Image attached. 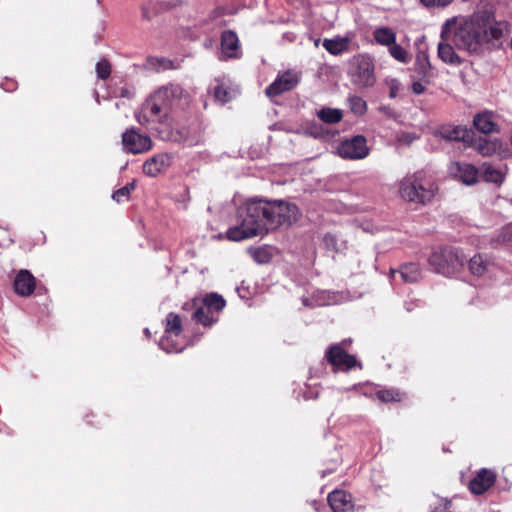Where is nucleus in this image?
Listing matches in <instances>:
<instances>
[{
	"label": "nucleus",
	"mask_w": 512,
	"mask_h": 512,
	"mask_svg": "<svg viewBox=\"0 0 512 512\" xmlns=\"http://www.w3.org/2000/svg\"><path fill=\"white\" fill-rule=\"evenodd\" d=\"M300 217L295 204L263 199L248 200L238 210V224L227 230L229 240L241 241L267 234L270 229L291 226Z\"/></svg>",
	"instance_id": "f257e3e1"
},
{
	"label": "nucleus",
	"mask_w": 512,
	"mask_h": 512,
	"mask_svg": "<svg viewBox=\"0 0 512 512\" xmlns=\"http://www.w3.org/2000/svg\"><path fill=\"white\" fill-rule=\"evenodd\" d=\"M493 14L488 10H477L453 28L443 30L441 38L450 40L456 48L469 54L480 55L491 41L503 35V24L493 23Z\"/></svg>",
	"instance_id": "f03ea898"
},
{
	"label": "nucleus",
	"mask_w": 512,
	"mask_h": 512,
	"mask_svg": "<svg viewBox=\"0 0 512 512\" xmlns=\"http://www.w3.org/2000/svg\"><path fill=\"white\" fill-rule=\"evenodd\" d=\"M399 192L406 201L425 205L434 198L437 186L424 171H417L401 180Z\"/></svg>",
	"instance_id": "7ed1b4c3"
},
{
	"label": "nucleus",
	"mask_w": 512,
	"mask_h": 512,
	"mask_svg": "<svg viewBox=\"0 0 512 512\" xmlns=\"http://www.w3.org/2000/svg\"><path fill=\"white\" fill-rule=\"evenodd\" d=\"M226 305L225 299L217 293H209L203 299H193L183 305V310L194 309L192 319L197 323L211 327L218 321L219 313Z\"/></svg>",
	"instance_id": "20e7f679"
},
{
	"label": "nucleus",
	"mask_w": 512,
	"mask_h": 512,
	"mask_svg": "<svg viewBox=\"0 0 512 512\" xmlns=\"http://www.w3.org/2000/svg\"><path fill=\"white\" fill-rule=\"evenodd\" d=\"M465 255L456 248L446 247L435 251L429 257V264L437 273L451 275L464 267Z\"/></svg>",
	"instance_id": "39448f33"
},
{
	"label": "nucleus",
	"mask_w": 512,
	"mask_h": 512,
	"mask_svg": "<svg viewBox=\"0 0 512 512\" xmlns=\"http://www.w3.org/2000/svg\"><path fill=\"white\" fill-rule=\"evenodd\" d=\"M374 69V62L369 55H355L350 60L349 76L352 83L360 88L373 86L376 82Z\"/></svg>",
	"instance_id": "423d86ee"
},
{
	"label": "nucleus",
	"mask_w": 512,
	"mask_h": 512,
	"mask_svg": "<svg viewBox=\"0 0 512 512\" xmlns=\"http://www.w3.org/2000/svg\"><path fill=\"white\" fill-rule=\"evenodd\" d=\"M169 111L164 108L163 102L157 99V94H152L136 112V118L141 125L149 123H162L167 118Z\"/></svg>",
	"instance_id": "0eeeda50"
},
{
	"label": "nucleus",
	"mask_w": 512,
	"mask_h": 512,
	"mask_svg": "<svg viewBox=\"0 0 512 512\" xmlns=\"http://www.w3.org/2000/svg\"><path fill=\"white\" fill-rule=\"evenodd\" d=\"M157 99L163 102L164 108L169 112L175 108H181L188 102V94L178 84L170 83L159 88L156 92Z\"/></svg>",
	"instance_id": "6e6552de"
},
{
	"label": "nucleus",
	"mask_w": 512,
	"mask_h": 512,
	"mask_svg": "<svg viewBox=\"0 0 512 512\" xmlns=\"http://www.w3.org/2000/svg\"><path fill=\"white\" fill-rule=\"evenodd\" d=\"M337 154L344 159L357 160L368 156L369 149L365 137L357 135L342 141L337 146Z\"/></svg>",
	"instance_id": "1a4fd4ad"
},
{
	"label": "nucleus",
	"mask_w": 512,
	"mask_h": 512,
	"mask_svg": "<svg viewBox=\"0 0 512 512\" xmlns=\"http://www.w3.org/2000/svg\"><path fill=\"white\" fill-rule=\"evenodd\" d=\"M122 145L123 150L127 153L141 154L151 149L152 141L150 137L142 135L136 129L131 128L122 134Z\"/></svg>",
	"instance_id": "9d476101"
},
{
	"label": "nucleus",
	"mask_w": 512,
	"mask_h": 512,
	"mask_svg": "<svg viewBox=\"0 0 512 512\" xmlns=\"http://www.w3.org/2000/svg\"><path fill=\"white\" fill-rule=\"evenodd\" d=\"M299 75L291 70L279 74L277 78L266 88V95L269 97L278 96L290 91L299 83Z\"/></svg>",
	"instance_id": "9b49d317"
},
{
	"label": "nucleus",
	"mask_w": 512,
	"mask_h": 512,
	"mask_svg": "<svg viewBox=\"0 0 512 512\" xmlns=\"http://www.w3.org/2000/svg\"><path fill=\"white\" fill-rule=\"evenodd\" d=\"M325 358L329 364L343 370H350L357 365L355 356L348 354L339 344L331 345Z\"/></svg>",
	"instance_id": "f8f14e48"
},
{
	"label": "nucleus",
	"mask_w": 512,
	"mask_h": 512,
	"mask_svg": "<svg viewBox=\"0 0 512 512\" xmlns=\"http://www.w3.org/2000/svg\"><path fill=\"white\" fill-rule=\"evenodd\" d=\"M496 481V474L490 469H480L475 477L468 484V488L472 494L482 495L490 489Z\"/></svg>",
	"instance_id": "ddd939ff"
},
{
	"label": "nucleus",
	"mask_w": 512,
	"mask_h": 512,
	"mask_svg": "<svg viewBox=\"0 0 512 512\" xmlns=\"http://www.w3.org/2000/svg\"><path fill=\"white\" fill-rule=\"evenodd\" d=\"M14 290L20 296H30L36 287V279L32 273L26 269H21L14 279Z\"/></svg>",
	"instance_id": "4468645a"
},
{
	"label": "nucleus",
	"mask_w": 512,
	"mask_h": 512,
	"mask_svg": "<svg viewBox=\"0 0 512 512\" xmlns=\"http://www.w3.org/2000/svg\"><path fill=\"white\" fill-rule=\"evenodd\" d=\"M450 169L465 185H474L478 181L479 170L473 164L455 162Z\"/></svg>",
	"instance_id": "2eb2a0df"
},
{
	"label": "nucleus",
	"mask_w": 512,
	"mask_h": 512,
	"mask_svg": "<svg viewBox=\"0 0 512 512\" xmlns=\"http://www.w3.org/2000/svg\"><path fill=\"white\" fill-rule=\"evenodd\" d=\"M328 503L332 512H352V497L345 491L335 490L328 495Z\"/></svg>",
	"instance_id": "dca6fc26"
},
{
	"label": "nucleus",
	"mask_w": 512,
	"mask_h": 512,
	"mask_svg": "<svg viewBox=\"0 0 512 512\" xmlns=\"http://www.w3.org/2000/svg\"><path fill=\"white\" fill-rule=\"evenodd\" d=\"M171 164V158L167 154H158L148 159L143 164V172L151 177H155L165 171Z\"/></svg>",
	"instance_id": "f3484780"
},
{
	"label": "nucleus",
	"mask_w": 512,
	"mask_h": 512,
	"mask_svg": "<svg viewBox=\"0 0 512 512\" xmlns=\"http://www.w3.org/2000/svg\"><path fill=\"white\" fill-rule=\"evenodd\" d=\"M493 265V261L488 255L478 253L468 261V268L471 274L477 277L484 276Z\"/></svg>",
	"instance_id": "a211bd4d"
},
{
	"label": "nucleus",
	"mask_w": 512,
	"mask_h": 512,
	"mask_svg": "<svg viewBox=\"0 0 512 512\" xmlns=\"http://www.w3.org/2000/svg\"><path fill=\"white\" fill-rule=\"evenodd\" d=\"M222 53L228 58L237 56L239 49V39L234 31L226 30L221 35Z\"/></svg>",
	"instance_id": "6ab92c4d"
},
{
	"label": "nucleus",
	"mask_w": 512,
	"mask_h": 512,
	"mask_svg": "<svg viewBox=\"0 0 512 512\" xmlns=\"http://www.w3.org/2000/svg\"><path fill=\"white\" fill-rule=\"evenodd\" d=\"M447 40L442 38V41L438 44V56L446 64L450 65H461L462 59L455 52L454 47L446 42Z\"/></svg>",
	"instance_id": "aec40b11"
},
{
	"label": "nucleus",
	"mask_w": 512,
	"mask_h": 512,
	"mask_svg": "<svg viewBox=\"0 0 512 512\" xmlns=\"http://www.w3.org/2000/svg\"><path fill=\"white\" fill-rule=\"evenodd\" d=\"M350 39L348 37H336L324 39L323 47L332 55H340L349 49Z\"/></svg>",
	"instance_id": "412c9836"
},
{
	"label": "nucleus",
	"mask_w": 512,
	"mask_h": 512,
	"mask_svg": "<svg viewBox=\"0 0 512 512\" xmlns=\"http://www.w3.org/2000/svg\"><path fill=\"white\" fill-rule=\"evenodd\" d=\"M373 38L377 44L390 47L392 44H395L396 33L389 27H377L373 31Z\"/></svg>",
	"instance_id": "4be33fe9"
},
{
	"label": "nucleus",
	"mask_w": 512,
	"mask_h": 512,
	"mask_svg": "<svg viewBox=\"0 0 512 512\" xmlns=\"http://www.w3.org/2000/svg\"><path fill=\"white\" fill-rule=\"evenodd\" d=\"M473 122L477 130L484 134H489L496 130V124L493 122L490 113L477 114Z\"/></svg>",
	"instance_id": "5701e85b"
},
{
	"label": "nucleus",
	"mask_w": 512,
	"mask_h": 512,
	"mask_svg": "<svg viewBox=\"0 0 512 512\" xmlns=\"http://www.w3.org/2000/svg\"><path fill=\"white\" fill-rule=\"evenodd\" d=\"M404 282L415 283L421 278V271L417 264L409 263L401 266L398 271Z\"/></svg>",
	"instance_id": "b1692460"
},
{
	"label": "nucleus",
	"mask_w": 512,
	"mask_h": 512,
	"mask_svg": "<svg viewBox=\"0 0 512 512\" xmlns=\"http://www.w3.org/2000/svg\"><path fill=\"white\" fill-rule=\"evenodd\" d=\"M480 169L482 177L486 182H491L495 184H501L503 182V173L500 170L494 168L491 164L483 163Z\"/></svg>",
	"instance_id": "393cba45"
},
{
	"label": "nucleus",
	"mask_w": 512,
	"mask_h": 512,
	"mask_svg": "<svg viewBox=\"0 0 512 512\" xmlns=\"http://www.w3.org/2000/svg\"><path fill=\"white\" fill-rule=\"evenodd\" d=\"M182 331L183 327L181 317L174 312H170L166 316L165 333L169 335L179 336L182 333Z\"/></svg>",
	"instance_id": "a878e982"
},
{
	"label": "nucleus",
	"mask_w": 512,
	"mask_h": 512,
	"mask_svg": "<svg viewBox=\"0 0 512 512\" xmlns=\"http://www.w3.org/2000/svg\"><path fill=\"white\" fill-rule=\"evenodd\" d=\"M318 118L328 124H335L342 120L343 113L337 108H322L317 111Z\"/></svg>",
	"instance_id": "bb28decb"
},
{
	"label": "nucleus",
	"mask_w": 512,
	"mask_h": 512,
	"mask_svg": "<svg viewBox=\"0 0 512 512\" xmlns=\"http://www.w3.org/2000/svg\"><path fill=\"white\" fill-rule=\"evenodd\" d=\"M474 148L483 156H491L497 152L499 146L496 141L480 138L474 143Z\"/></svg>",
	"instance_id": "cd10ccee"
},
{
	"label": "nucleus",
	"mask_w": 512,
	"mask_h": 512,
	"mask_svg": "<svg viewBox=\"0 0 512 512\" xmlns=\"http://www.w3.org/2000/svg\"><path fill=\"white\" fill-rule=\"evenodd\" d=\"M147 63L151 68H154L157 71L172 70L177 68L174 61L165 57H149L147 59Z\"/></svg>",
	"instance_id": "c85d7f7f"
},
{
	"label": "nucleus",
	"mask_w": 512,
	"mask_h": 512,
	"mask_svg": "<svg viewBox=\"0 0 512 512\" xmlns=\"http://www.w3.org/2000/svg\"><path fill=\"white\" fill-rule=\"evenodd\" d=\"M415 66L419 74L427 76L431 70V64L429 61L428 54L424 51H420L416 55Z\"/></svg>",
	"instance_id": "c756f323"
},
{
	"label": "nucleus",
	"mask_w": 512,
	"mask_h": 512,
	"mask_svg": "<svg viewBox=\"0 0 512 512\" xmlns=\"http://www.w3.org/2000/svg\"><path fill=\"white\" fill-rule=\"evenodd\" d=\"M376 397L384 403L399 402L402 400V393L396 389H384L375 393Z\"/></svg>",
	"instance_id": "7c9ffc66"
},
{
	"label": "nucleus",
	"mask_w": 512,
	"mask_h": 512,
	"mask_svg": "<svg viewBox=\"0 0 512 512\" xmlns=\"http://www.w3.org/2000/svg\"><path fill=\"white\" fill-rule=\"evenodd\" d=\"M440 135L442 136V138L446 140L460 141L463 140L465 137V130L460 126L453 128H444L443 130L440 131Z\"/></svg>",
	"instance_id": "2f4dec72"
},
{
	"label": "nucleus",
	"mask_w": 512,
	"mask_h": 512,
	"mask_svg": "<svg viewBox=\"0 0 512 512\" xmlns=\"http://www.w3.org/2000/svg\"><path fill=\"white\" fill-rule=\"evenodd\" d=\"M134 189H135V183L134 182L128 183L125 186L121 187L120 189L116 190L113 193L112 198H113V200H115L118 203L128 201L130 198V194Z\"/></svg>",
	"instance_id": "473e14b6"
},
{
	"label": "nucleus",
	"mask_w": 512,
	"mask_h": 512,
	"mask_svg": "<svg viewBox=\"0 0 512 512\" xmlns=\"http://www.w3.org/2000/svg\"><path fill=\"white\" fill-rule=\"evenodd\" d=\"M389 53L395 60L401 63H408L410 59L406 49H404L401 45L397 44L396 42L395 44H392L389 47Z\"/></svg>",
	"instance_id": "72a5a7b5"
},
{
	"label": "nucleus",
	"mask_w": 512,
	"mask_h": 512,
	"mask_svg": "<svg viewBox=\"0 0 512 512\" xmlns=\"http://www.w3.org/2000/svg\"><path fill=\"white\" fill-rule=\"evenodd\" d=\"M348 103L351 111L354 114L363 115L366 112L367 104L361 97L350 96L348 98Z\"/></svg>",
	"instance_id": "f704fd0d"
},
{
	"label": "nucleus",
	"mask_w": 512,
	"mask_h": 512,
	"mask_svg": "<svg viewBox=\"0 0 512 512\" xmlns=\"http://www.w3.org/2000/svg\"><path fill=\"white\" fill-rule=\"evenodd\" d=\"M214 98L221 104H225L232 99V92L222 84H218L214 87Z\"/></svg>",
	"instance_id": "c9c22d12"
},
{
	"label": "nucleus",
	"mask_w": 512,
	"mask_h": 512,
	"mask_svg": "<svg viewBox=\"0 0 512 512\" xmlns=\"http://www.w3.org/2000/svg\"><path fill=\"white\" fill-rule=\"evenodd\" d=\"M96 73L98 78L107 79L111 74V65L108 60L103 59L96 64Z\"/></svg>",
	"instance_id": "e433bc0d"
},
{
	"label": "nucleus",
	"mask_w": 512,
	"mask_h": 512,
	"mask_svg": "<svg viewBox=\"0 0 512 512\" xmlns=\"http://www.w3.org/2000/svg\"><path fill=\"white\" fill-rule=\"evenodd\" d=\"M497 241L503 244L512 243V224L506 225L499 231Z\"/></svg>",
	"instance_id": "4c0bfd02"
},
{
	"label": "nucleus",
	"mask_w": 512,
	"mask_h": 512,
	"mask_svg": "<svg viewBox=\"0 0 512 512\" xmlns=\"http://www.w3.org/2000/svg\"><path fill=\"white\" fill-rule=\"evenodd\" d=\"M160 346L163 350H165L168 353L171 352H181L183 350L182 346L175 345L170 342L169 336H164L160 341Z\"/></svg>",
	"instance_id": "58836bf2"
},
{
	"label": "nucleus",
	"mask_w": 512,
	"mask_h": 512,
	"mask_svg": "<svg viewBox=\"0 0 512 512\" xmlns=\"http://www.w3.org/2000/svg\"><path fill=\"white\" fill-rule=\"evenodd\" d=\"M421 3L427 7H444L452 3L453 0H420Z\"/></svg>",
	"instance_id": "ea45409f"
},
{
	"label": "nucleus",
	"mask_w": 512,
	"mask_h": 512,
	"mask_svg": "<svg viewBox=\"0 0 512 512\" xmlns=\"http://www.w3.org/2000/svg\"><path fill=\"white\" fill-rule=\"evenodd\" d=\"M306 134L313 136L314 138L323 137L322 128L313 124L306 129Z\"/></svg>",
	"instance_id": "a19ab883"
},
{
	"label": "nucleus",
	"mask_w": 512,
	"mask_h": 512,
	"mask_svg": "<svg viewBox=\"0 0 512 512\" xmlns=\"http://www.w3.org/2000/svg\"><path fill=\"white\" fill-rule=\"evenodd\" d=\"M265 257H266V251L263 249H258L254 252V259L259 263L265 262L266 261Z\"/></svg>",
	"instance_id": "79ce46f5"
},
{
	"label": "nucleus",
	"mask_w": 512,
	"mask_h": 512,
	"mask_svg": "<svg viewBox=\"0 0 512 512\" xmlns=\"http://www.w3.org/2000/svg\"><path fill=\"white\" fill-rule=\"evenodd\" d=\"M324 242L326 243V245L328 247H332V248H336V244H337V241H336V238L331 235V234H326L324 236Z\"/></svg>",
	"instance_id": "37998d69"
},
{
	"label": "nucleus",
	"mask_w": 512,
	"mask_h": 512,
	"mask_svg": "<svg viewBox=\"0 0 512 512\" xmlns=\"http://www.w3.org/2000/svg\"><path fill=\"white\" fill-rule=\"evenodd\" d=\"M412 90L416 94H422L425 91V86L421 82H414Z\"/></svg>",
	"instance_id": "c03bdc74"
},
{
	"label": "nucleus",
	"mask_w": 512,
	"mask_h": 512,
	"mask_svg": "<svg viewBox=\"0 0 512 512\" xmlns=\"http://www.w3.org/2000/svg\"><path fill=\"white\" fill-rule=\"evenodd\" d=\"M510 46H511V48H512V37H511V40H510Z\"/></svg>",
	"instance_id": "a18cd8bd"
}]
</instances>
